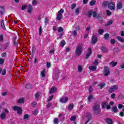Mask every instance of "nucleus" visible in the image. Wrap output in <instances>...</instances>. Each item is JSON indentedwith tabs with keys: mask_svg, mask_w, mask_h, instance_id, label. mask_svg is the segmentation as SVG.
<instances>
[{
	"mask_svg": "<svg viewBox=\"0 0 124 124\" xmlns=\"http://www.w3.org/2000/svg\"><path fill=\"white\" fill-rule=\"evenodd\" d=\"M92 110L95 116L100 115V113H101V109L100 108V103L97 102H95L92 107Z\"/></svg>",
	"mask_w": 124,
	"mask_h": 124,
	"instance_id": "f257e3e1",
	"label": "nucleus"
},
{
	"mask_svg": "<svg viewBox=\"0 0 124 124\" xmlns=\"http://www.w3.org/2000/svg\"><path fill=\"white\" fill-rule=\"evenodd\" d=\"M83 52V45L82 44H78L76 48V54L78 56H81Z\"/></svg>",
	"mask_w": 124,
	"mask_h": 124,
	"instance_id": "f03ea898",
	"label": "nucleus"
},
{
	"mask_svg": "<svg viewBox=\"0 0 124 124\" xmlns=\"http://www.w3.org/2000/svg\"><path fill=\"white\" fill-rule=\"evenodd\" d=\"M63 12H64V10L63 9H61L59 11H58V13L57 15L56 19L58 21H61L62 20V14H63Z\"/></svg>",
	"mask_w": 124,
	"mask_h": 124,
	"instance_id": "7ed1b4c3",
	"label": "nucleus"
},
{
	"mask_svg": "<svg viewBox=\"0 0 124 124\" xmlns=\"http://www.w3.org/2000/svg\"><path fill=\"white\" fill-rule=\"evenodd\" d=\"M119 88V86L118 85H115L112 86L108 90V93H114L115 91H117Z\"/></svg>",
	"mask_w": 124,
	"mask_h": 124,
	"instance_id": "20e7f679",
	"label": "nucleus"
},
{
	"mask_svg": "<svg viewBox=\"0 0 124 124\" xmlns=\"http://www.w3.org/2000/svg\"><path fill=\"white\" fill-rule=\"evenodd\" d=\"M115 6H116L115 3H114L113 1H110L109 3H108V9H110V10H115Z\"/></svg>",
	"mask_w": 124,
	"mask_h": 124,
	"instance_id": "39448f33",
	"label": "nucleus"
},
{
	"mask_svg": "<svg viewBox=\"0 0 124 124\" xmlns=\"http://www.w3.org/2000/svg\"><path fill=\"white\" fill-rule=\"evenodd\" d=\"M104 73H105L104 76H108V75L110 74V69L107 66L104 67Z\"/></svg>",
	"mask_w": 124,
	"mask_h": 124,
	"instance_id": "423d86ee",
	"label": "nucleus"
},
{
	"mask_svg": "<svg viewBox=\"0 0 124 124\" xmlns=\"http://www.w3.org/2000/svg\"><path fill=\"white\" fill-rule=\"evenodd\" d=\"M68 100V98L66 96H62L60 99V102L62 103H66L67 101Z\"/></svg>",
	"mask_w": 124,
	"mask_h": 124,
	"instance_id": "0eeeda50",
	"label": "nucleus"
},
{
	"mask_svg": "<svg viewBox=\"0 0 124 124\" xmlns=\"http://www.w3.org/2000/svg\"><path fill=\"white\" fill-rule=\"evenodd\" d=\"M92 44H95L97 42V38L96 35H93L92 37Z\"/></svg>",
	"mask_w": 124,
	"mask_h": 124,
	"instance_id": "6e6552de",
	"label": "nucleus"
},
{
	"mask_svg": "<svg viewBox=\"0 0 124 124\" xmlns=\"http://www.w3.org/2000/svg\"><path fill=\"white\" fill-rule=\"evenodd\" d=\"M100 50L101 52L104 54H107V53H108V48L106 47L103 46L101 47Z\"/></svg>",
	"mask_w": 124,
	"mask_h": 124,
	"instance_id": "1a4fd4ad",
	"label": "nucleus"
},
{
	"mask_svg": "<svg viewBox=\"0 0 124 124\" xmlns=\"http://www.w3.org/2000/svg\"><path fill=\"white\" fill-rule=\"evenodd\" d=\"M122 8H123V3L121 2L117 3L116 5V9L117 10H120V9H122Z\"/></svg>",
	"mask_w": 124,
	"mask_h": 124,
	"instance_id": "9d476101",
	"label": "nucleus"
},
{
	"mask_svg": "<svg viewBox=\"0 0 124 124\" xmlns=\"http://www.w3.org/2000/svg\"><path fill=\"white\" fill-rule=\"evenodd\" d=\"M56 92H57V88L52 87L49 91V93L50 94H52V93H56Z\"/></svg>",
	"mask_w": 124,
	"mask_h": 124,
	"instance_id": "9b49d317",
	"label": "nucleus"
},
{
	"mask_svg": "<svg viewBox=\"0 0 124 124\" xmlns=\"http://www.w3.org/2000/svg\"><path fill=\"white\" fill-rule=\"evenodd\" d=\"M88 51H89V52L86 54V56H85V58L86 59H88L89 57H90V56L91 55H92V48L89 47L88 48Z\"/></svg>",
	"mask_w": 124,
	"mask_h": 124,
	"instance_id": "f8f14e48",
	"label": "nucleus"
},
{
	"mask_svg": "<svg viewBox=\"0 0 124 124\" xmlns=\"http://www.w3.org/2000/svg\"><path fill=\"white\" fill-rule=\"evenodd\" d=\"M97 19L99 20L100 23H103V19H102V16L100 14H98L97 16Z\"/></svg>",
	"mask_w": 124,
	"mask_h": 124,
	"instance_id": "ddd939ff",
	"label": "nucleus"
},
{
	"mask_svg": "<svg viewBox=\"0 0 124 124\" xmlns=\"http://www.w3.org/2000/svg\"><path fill=\"white\" fill-rule=\"evenodd\" d=\"M111 110L112 112H113V113H118V108H117V106L113 107L111 108Z\"/></svg>",
	"mask_w": 124,
	"mask_h": 124,
	"instance_id": "4468645a",
	"label": "nucleus"
},
{
	"mask_svg": "<svg viewBox=\"0 0 124 124\" xmlns=\"http://www.w3.org/2000/svg\"><path fill=\"white\" fill-rule=\"evenodd\" d=\"M13 42L15 46H17V45H18V40H16V37H14L13 38Z\"/></svg>",
	"mask_w": 124,
	"mask_h": 124,
	"instance_id": "2eb2a0df",
	"label": "nucleus"
},
{
	"mask_svg": "<svg viewBox=\"0 0 124 124\" xmlns=\"http://www.w3.org/2000/svg\"><path fill=\"white\" fill-rule=\"evenodd\" d=\"M6 116V114L5 113V112H2L0 116L1 120H5Z\"/></svg>",
	"mask_w": 124,
	"mask_h": 124,
	"instance_id": "dca6fc26",
	"label": "nucleus"
},
{
	"mask_svg": "<svg viewBox=\"0 0 124 124\" xmlns=\"http://www.w3.org/2000/svg\"><path fill=\"white\" fill-rule=\"evenodd\" d=\"M95 3H96V0H92L90 2L89 4L90 6H93V5H95Z\"/></svg>",
	"mask_w": 124,
	"mask_h": 124,
	"instance_id": "f3484780",
	"label": "nucleus"
},
{
	"mask_svg": "<svg viewBox=\"0 0 124 124\" xmlns=\"http://www.w3.org/2000/svg\"><path fill=\"white\" fill-rule=\"evenodd\" d=\"M1 27L3 29V30H4V31L6 30V28H5V26L4 25V21H3V20H2L1 21Z\"/></svg>",
	"mask_w": 124,
	"mask_h": 124,
	"instance_id": "a211bd4d",
	"label": "nucleus"
},
{
	"mask_svg": "<svg viewBox=\"0 0 124 124\" xmlns=\"http://www.w3.org/2000/svg\"><path fill=\"white\" fill-rule=\"evenodd\" d=\"M107 105H108V103H107V102H103L102 103V108H106V107H107Z\"/></svg>",
	"mask_w": 124,
	"mask_h": 124,
	"instance_id": "6ab92c4d",
	"label": "nucleus"
},
{
	"mask_svg": "<svg viewBox=\"0 0 124 124\" xmlns=\"http://www.w3.org/2000/svg\"><path fill=\"white\" fill-rule=\"evenodd\" d=\"M20 108L21 107H19L18 106H15L13 107V110H14V111H17L20 109Z\"/></svg>",
	"mask_w": 124,
	"mask_h": 124,
	"instance_id": "aec40b11",
	"label": "nucleus"
},
{
	"mask_svg": "<svg viewBox=\"0 0 124 124\" xmlns=\"http://www.w3.org/2000/svg\"><path fill=\"white\" fill-rule=\"evenodd\" d=\"M106 122L108 124H113V121H112V119L107 118L106 119Z\"/></svg>",
	"mask_w": 124,
	"mask_h": 124,
	"instance_id": "412c9836",
	"label": "nucleus"
},
{
	"mask_svg": "<svg viewBox=\"0 0 124 124\" xmlns=\"http://www.w3.org/2000/svg\"><path fill=\"white\" fill-rule=\"evenodd\" d=\"M116 38L118 39V41L120 42H124V38L121 36H117Z\"/></svg>",
	"mask_w": 124,
	"mask_h": 124,
	"instance_id": "4be33fe9",
	"label": "nucleus"
},
{
	"mask_svg": "<svg viewBox=\"0 0 124 124\" xmlns=\"http://www.w3.org/2000/svg\"><path fill=\"white\" fill-rule=\"evenodd\" d=\"M91 119H92V115H91V114H88L87 115V120L86 122V123H85V124H88V123H89V122H90V120H91Z\"/></svg>",
	"mask_w": 124,
	"mask_h": 124,
	"instance_id": "5701e85b",
	"label": "nucleus"
},
{
	"mask_svg": "<svg viewBox=\"0 0 124 124\" xmlns=\"http://www.w3.org/2000/svg\"><path fill=\"white\" fill-rule=\"evenodd\" d=\"M117 62L112 61L109 63V65H111L112 66V67H115V66H116V65H117Z\"/></svg>",
	"mask_w": 124,
	"mask_h": 124,
	"instance_id": "b1692460",
	"label": "nucleus"
},
{
	"mask_svg": "<svg viewBox=\"0 0 124 124\" xmlns=\"http://www.w3.org/2000/svg\"><path fill=\"white\" fill-rule=\"evenodd\" d=\"M27 9L28 12H29V13H31V10H32V6H31V5H29Z\"/></svg>",
	"mask_w": 124,
	"mask_h": 124,
	"instance_id": "393cba45",
	"label": "nucleus"
},
{
	"mask_svg": "<svg viewBox=\"0 0 124 124\" xmlns=\"http://www.w3.org/2000/svg\"><path fill=\"white\" fill-rule=\"evenodd\" d=\"M46 72L45 71V70H43L41 73V75H42V78H43V79H44L45 78V77L46 76L45 75V73Z\"/></svg>",
	"mask_w": 124,
	"mask_h": 124,
	"instance_id": "a878e982",
	"label": "nucleus"
},
{
	"mask_svg": "<svg viewBox=\"0 0 124 124\" xmlns=\"http://www.w3.org/2000/svg\"><path fill=\"white\" fill-rule=\"evenodd\" d=\"M65 41L62 40L60 43V45L61 47H63L65 45Z\"/></svg>",
	"mask_w": 124,
	"mask_h": 124,
	"instance_id": "bb28decb",
	"label": "nucleus"
},
{
	"mask_svg": "<svg viewBox=\"0 0 124 124\" xmlns=\"http://www.w3.org/2000/svg\"><path fill=\"white\" fill-rule=\"evenodd\" d=\"M25 88L28 89H32V85L31 84H28L25 85Z\"/></svg>",
	"mask_w": 124,
	"mask_h": 124,
	"instance_id": "cd10ccee",
	"label": "nucleus"
},
{
	"mask_svg": "<svg viewBox=\"0 0 124 124\" xmlns=\"http://www.w3.org/2000/svg\"><path fill=\"white\" fill-rule=\"evenodd\" d=\"M112 24H113V20L110 19L108 22L106 26H107V27H108V26H110V25H112Z\"/></svg>",
	"mask_w": 124,
	"mask_h": 124,
	"instance_id": "c85d7f7f",
	"label": "nucleus"
},
{
	"mask_svg": "<svg viewBox=\"0 0 124 124\" xmlns=\"http://www.w3.org/2000/svg\"><path fill=\"white\" fill-rule=\"evenodd\" d=\"M94 98H93V95H90L88 96V99L89 101V102H91V101H92V99H93Z\"/></svg>",
	"mask_w": 124,
	"mask_h": 124,
	"instance_id": "c756f323",
	"label": "nucleus"
},
{
	"mask_svg": "<svg viewBox=\"0 0 124 124\" xmlns=\"http://www.w3.org/2000/svg\"><path fill=\"white\" fill-rule=\"evenodd\" d=\"M89 68L90 70H93V71H94V70H95L96 69V66H90L89 67Z\"/></svg>",
	"mask_w": 124,
	"mask_h": 124,
	"instance_id": "7c9ffc66",
	"label": "nucleus"
},
{
	"mask_svg": "<svg viewBox=\"0 0 124 124\" xmlns=\"http://www.w3.org/2000/svg\"><path fill=\"white\" fill-rule=\"evenodd\" d=\"M110 37V36L108 33H106L104 35V38L106 40H108Z\"/></svg>",
	"mask_w": 124,
	"mask_h": 124,
	"instance_id": "2f4dec72",
	"label": "nucleus"
},
{
	"mask_svg": "<svg viewBox=\"0 0 124 124\" xmlns=\"http://www.w3.org/2000/svg\"><path fill=\"white\" fill-rule=\"evenodd\" d=\"M74 106L73 105V103H71L70 105H69L68 109H69V111H71V110H72V109H73Z\"/></svg>",
	"mask_w": 124,
	"mask_h": 124,
	"instance_id": "473e14b6",
	"label": "nucleus"
},
{
	"mask_svg": "<svg viewBox=\"0 0 124 124\" xmlns=\"http://www.w3.org/2000/svg\"><path fill=\"white\" fill-rule=\"evenodd\" d=\"M4 11V8L3 7H0V13H1V15H3Z\"/></svg>",
	"mask_w": 124,
	"mask_h": 124,
	"instance_id": "72a5a7b5",
	"label": "nucleus"
},
{
	"mask_svg": "<svg viewBox=\"0 0 124 124\" xmlns=\"http://www.w3.org/2000/svg\"><path fill=\"white\" fill-rule=\"evenodd\" d=\"M24 102H25V99H24V98H20L17 101V103H24Z\"/></svg>",
	"mask_w": 124,
	"mask_h": 124,
	"instance_id": "f704fd0d",
	"label": "nucleus"
},
{
	"mask_svg": "<svg viewBox=\"0 0 124 124\" xmlns=\"http://www.w3.org/2000/svg\"><path fill=\"white\" fill-rule=\"evenodd\" d=\"M109 4V2H108V1H104L103 3H102V6H108Z\"/></svg>",
	"mask_w": 124,
	"mask_h": 124,
	"instance_id": "c9c22d12",
	"label": "nucleus"
},
{
	"mask_svg": "<svg viewBox=\"0 0 124 124\" xmlns=\"http://www.w3.org/2000/svg\"><path fill=\"white\" fill-rule=\"evenodd\" d=\"M82 70H83V68H82V65H79L78 66V72H80V73L82 72Z\"/></svg>",
	"mask_w": 124,
	"mask_h": 124,
	"instance_id": "e433bc0d",
	"label": "nucleus"
},
{
	"mask_svg": "<svg viewBox=\"0 0 124 124\" xmlns=\"http://www.w3.org/2000/svg\"><path fill=\"white\" fill-rule=\"evenodd\" d=\"M117 53H119V48H118V47H115L113 48V53L116 54Z\"/></svg>",
	"mask_w": 124,
	"mask_h": 124,
	"instance_id": "4c0bfd02",
	"label": "nucleus"
},
{
	"mask_svg": "<svg viewBox=\"0 0 124 124\" xmlns=\"http://www.w3.org/2000/svg\"><path fill=\"white\" fill-rule=\"evenodd\" d=\"M23 113V110H22V108L20 107L19 109L17 110V114L21 115Z\"/></svg>",
	"mask_w": 124,
	"mask_h": 124,
	"instance_id": "58836bf2",
	"label": "nucleus"
},
{
	"mask_svg": "<svg viewBox=\"0 0 124 124\" xmlns=\"http://www.w3.org/2000/svg\"><path fill=\"white\" fill-rule=\"evenodd\" d=\"M9 45H10V42H8L5 44V49H7L8 47H9Z\"/></svg>",
	"mask_w": 124,
	"mask_h": 124,
	"instance_id": "ea45409f",
	"label": "nucleus"
},
{
	"mask_svg": "<svg viewBox=\"0 0 124 124\" xmlns=\"http://www.w3.org/2000/svg\"><path fill=\"white\" fill-rule=\"evenodd\" d=\"M104 32V30L103 29H100L98 31V33L99 34H102Z\"/></svg>",
	"mask_w": 124,
	"mask_h": 124,
	"instance_id": "a19ab883",
	"label": "nucleus"
},
{
	"mask_svg": "<svg viewBox=\"0 0 124 124\" xmlns=\"http://www.w3.org/2000/svg\"><path fill=\"white\" fill-rule=\"evenodd\" d=\"M70 120L72 122H75L76 117L74 116H72L70 118Z\"/></svg>",
	"mask_w": 124,
	"mask_h": 124,
	"instance_id": "79ce46f5",
	"label": "nucleus"
},
{
	"mask_svg": "<svg viewBox=\"0 0 124 124\" xmlns=\"http://www.w3.org/2000/svg\"><path fill=\"white\" fill-rule=\"evenodd\" d=\"M106 13H107V16H110V15H112V13L109 10H107L106 11Z\"/></svg>",
	"mask_w": 124,
	"mask_h": 124,
	"instance_id": "37998d69",
	"label": "nucleus"
},
{
	"mask_svg": "<svg viewBox=\"0 0 124 124\" xmlns=\"http://www.w3.org/2000/svg\"><path fill=\"white\" fill-rule=\"evenodd\" d=\"M1 72H2V75L3 76H4V75H5V74H6V69H4L2 70Z\"/></svg>",
	"mask_w": 124,
	"mask_h": 124,
	"instance_id": "c03bdc74",
	"label": "nucleus"
},
{
	"mask_svg": "<svg viewBox=\"0 0 124 124\" xmlns=\"http://www.w3.org/2000/svg\"><path fill=\"white\" fill-rule=\"evenodd\" d=\"M58 31V32H62V31H63V29L62 27H59Z\"/></svg>",
	"mask_w": 124,
	"mask_h": 124,
	"instance_id": "a18cd8bd",
	"label": "nucleus"
},
{
	"mask_svg": "<svg viewBox=\"0 0 124 124\" xmlns=\"http://www.w3.org/2000/svg\"><path fill=\"white\" fill-rule=\"evenodd\" d=\"M72 34L74 36H77V31L76 30L73 31H72Z\"/></svg>",
	"mask_w": 124,
	"mask_h": 124,
	"instance_id": "49530a36",
	"label": "nucleus"
},
{
	"mask_svg": "<svg viewBox=\"0 0 124 124\" xmlns=\"http://www.w3.org/2000/svg\"><path fill=\"white\" fill-rule=\"evenodd\" d=\"M110 43L112 44V45H114V44L116 43V41L114 39H111L110 40Z\"/></svg>",
	"mask_w": 124,
	"mask_h": 124,
	"instance_id": "de8ad7c7",
	"label": "nucleus"
},
{
	"mask_svg": "<svg viewBox=\"0 0 124 124\" xmlns=\"http://www.w3.org/2000/svg\"><path fill=\"white\" fill-rule=\"evenodd\" d=\"M76 7V4L73 3L71 5V9H74Z\"/></svg>",
	"mask_w": 124,
	"mask_h": 124,
	"instance_id": "09e8293b",
	"label": "nucleus"
},
{
	"mask_svg": "<svg viewBox=\"0 0 124 124\" xmlns=\"http://www.w3.org/2000/svg\"><path fill=\"white\" fill-rule=\"evenodd\" d=\"M32 114H33V115H35V116H36V115H37V114H38V110L35 109V110H34V111H33V112H32Z\"/></svg>",
	"mask_w": 124,
	"mask_h": 124,
	"instance_id": "8fccbe9b",
	"label": "nucleus"
},
{
	"mask_svg": "<svg viewBox=\"0 0 124 124\" xmlns=\"http://www.w3.org/2000/svg\"><path fill=\"white\" fill-rule=\"evenodd\" d=\"M54 124H59V119L58 118H55L54 121Z\"/></svg>",
	"mask_w": 124,
	"mask_h": 124,
	"instance_id": "3c124183",
	"label": "nucleus"
},
{
	"mask_svg": "<svg viewBox=\"0 0 124 124\" xmlns=\"http://www.w3.org/2000/svg\"><path fill=\"white\" fill-rule=\"evenodd\" d=\"M99 87H100V89H102V88H103L104 87V86H105V83H101L99 85Z\"/></svg>",
	"mask_w": 124,
	"mask_h": 124,
	"instance_id": "603ef678",
	"label": "nucleus"
},
{
	"mask_svg": "<svg viewBox=\"0 0 124 124\" xmlns=\"http://www.w3.org/2000/svg\"><path fill=\"white\" fill-rule=\"evenodd\" d=\"M54 97V95H52L51 96H50L49 97V98L47 100V102H49V101H51V100H52V99H53V98Z\"/></svg>",
	"mask_w": 124,
	"mask_h": 124,
	"instance_id": "864d4df0",
	"label": "nucleus"
},
{
	"mask_svg": "<svg viewBox=\"0 0 124 124\" xmlns=\"http://www.w3.org/2000/svg\"><path fill=\"white\" fill-rule=\"evenodd\" d=\"M76 13L77 14H79L80 13V8H77L76 9Z\"/></svg>",
	"mask_w": 124,
	"mask_h": 124,
	"instance_id": "5fc2aeb1",
	"label": "nucleus"
},
{
	"mask_svg": "<svg viewBox=\"0 0 124 124\" xmlns=\"http://www.w3.org/2000/svg\"><path fill=\"white\" fill-rule=\"evenodd\" d=\"M29 117H30L29 114H25V115H24V120H27V119H29Z\"/></svg>",
	"mask_w": 124,
	"mask_h": 124,
	"instance_id": "6e6d98bb",
	"label": "nucleus"
},
{
	"mask_svg": "<svg viewBox=\"0 0 124 124\" xmlns=\"http://www.w3.org/2000/svg\"><path fill=\"white\" fill-rule=\"evenodd\" d=\"M92 15H93V12H89L88 13V17H89V18H91V17H92Z\"/></svg>",
	"mask_w": 124,
	"mask_h": 124,
	"instance_id": "4d7b16f0",
	"label": "nucleus"
},
{
	"mask_svg": "<svg viewBox=\"0 0 124 124\" xmlns=\"http://www.w3.org/2000/svg\"><path fill=\"white\" fill-rule=\"evenodd\" d=\"M96 12L95 11L93 12L92 13L93 16L94 18L96 17Z\"/></svg>",
	"mask_w": 124,
	"mask_h": 124,
	"instance_id": "13d9d810",
	"label": "nucleus"
},
{
	"mask_svg": "<svg viewBox=\"0 0 124 124\" xmlns=\"http://www.w3.org/2000/svg\"><path fill=\"white\" fill-rule=\"evenodd\" d=\"M3 41V35L2 34H0V42Z\"/></svg>",
	"mask_w": 124,
	"mask_h": 124,
	"instance_id": "bf43d9fd",
	"label": "nucleus"
},
{
	"mask_svg": "<svg viewBox=\"0 0 124 124\" xmlns=\"http://www.w3.org/2000/svg\"><path fill=\"white\" fill-rule=\"evenodd\" d=\"M27 8V5H23L21 7V10H25Z\"/></svg>",
	"mask_w": 124,
	"mask_h": 124,
	"instance_id": "052dcab7",
	"label": "nucleus"
},
{
	"mask_svg": "<svg viewBox=\"0 0 124 124\" xmlns=\"http://www.w3.org/2000/svg\"><path fill=\"white\" fill-rule=\"evenodd\" d=\"M4 63V60L2 59H0V64H3Z\"/></svg>",
	"mask_w": 124,
	"mask_h": 124,
	"instance_id": "680f3d73",
	"label": "nucleus"
},
{
	"mask_svg": "<svg viewBox=\"0 0 124 124\" xmlns=\"http://www.w3.org/2000/svg\"><path fill=\"white\" fill-rule=\"evenodd\" d=\"M46 67H47V68H49V67H51V63H50L49 62H47Z\"/></svg>",
	"mask_w": 124,
	"mask_h": 124,
	"instance_id": "e2e57ef3",
	"label": "nucleus"
},
{
	"mask_svg": "<svg viewBox=\"0 0 124 124\" xmlns=\"http://www.w3.org/2000/svg\"><path fill=\"white\" fill-rule=\"evenodd\" d=\"M1 56L2 58H5L6 57V52H3L1 54Z\"/></svg>",
	"mask_w": 124,
	"mask_h": 124,
	"instance_id": "0e129e2a",
	"label": "nucleus"
},
{
	"mask_svg": "<svg viewBox=\"0 0 124 124\" xmlns=\"http://www.w3.org/2000/svg\"><path fill=\"white\" fill-rule=\"evenodd\" d=\"M116 97V94L115 93H112L111 95V98H113V99H115V97Z\"/></svg>",
	"mask_w": 124,
	"mask_h": 124,
	"instance_id": "69168bd1",
	"label": "nucleus"
},
{
	"mask_svg": "<svg viewBox=\"0 0 124 124\" xmlns=\"http://www.w3.org/2000/svg\"><path fill=\"white\" fill-rule=\"evenodd\" d=\"M32 4L33 5H36V0H33L32 1Z\"/></svg>",
	"mask_w": 124,
	"mask_h": 124,
	"instance_id": "338daca9",
	"label": "nucleus"
},
{
	"mask_svg": "<svg viewBox=\"0 0 124 124\" xmlns=\"http://www.w3.org/2000/svg\"><path fill=\"white\" fill-rule=\"evenodd\" d=\"M123 107H124V105H123L122 104H119L118 105L119 109H122V108H123Z\"/></svg>",
	"mask_w": 124,
	"mask_h": 124,
	"instance_id": "774afa93",
	"label": "nucleus"
}]
</instances>
